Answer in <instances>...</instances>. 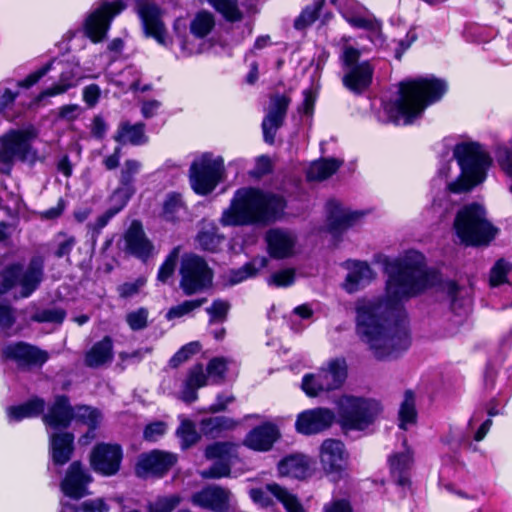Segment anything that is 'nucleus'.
Returning <instances> with one entry per match:
<instances>
[{"mask_svg":"<svg viewBox=\"0 0 512 512\" xmlns=\"http://www.w3.org/2000/svg\"><path fill=\"white\" fill-rule=\"evenodd\" d=\"M113 358V344L110 337L106 336L95 343L85 354V364L91 368L100 367Z\"/></svg>","mask_w":512,"mask_h":512,"instance_id":"58836bf2","label":"nucleus"},{"mask_svg":"<svg viewBox=\"0 0 512 512\" xmlns=\"http://www.w3.org/2000/svg\"><path fill=\"white\" fill-rule=\"evenodd\" d=\"M336 421L333 410L324 407L308 409L301 412L296 419V430L304 435H313L329 429Z\"/></svg>","mask_w":512,"mask_h":512,"instance_id":"aec40b11","label":"nucleus"},{"mask_svg":"<svg viewBox=\"0 0 512 512\" xmlns=\"http://www.w3.org/2000/svg\"><path fill=\"white\" fill-rule=\"evenodd\" d=\"M342 162L334 159L327 158L313 162L307 170V179L310 181H322L333 175Z\"/></svg>","mask_w":512,"mask_h":512,"instance_id":"79ce46f5","label":"nucleus"},{"mask_svg":"<svg viewBox=\"0 0 512 512\" xmlns=\"http://www.w3.org/2000/svg\"><path fill=\"white\" fill-rule=\"evenodd\" d=\"M279 437L280 431L277 425L265 422L249 431L243 444L251 450L266 452L273 447Z\"/></svg>","mask_w":512,"mask_h":512,"instance_id":"bb28decb","label":"nucleus"},{"mask_svg":"<svg viewBox=\"0 0 512 512\" xmlns=\"http://www.w3.org/2000/svg\"><path fill=\"white\" fill-rule=\"evenodd\" d=\"M144 129L145 125L143 123L131 124L128 121H123L119 124L113 138L121 145L139 146L147 142Z\"/></svg>","mask_w":512,"mask_h":512,"instance_id":"e433bc0d","label":"nucleus"},{"mask_svg":"<svg viewBox=\"0 0 512 512\" xmlns=\"http://www.w3.org/2000/svg\"><path fill=\"white\" fill-rule=\"evenodd\" d=\"M77 244V239L74 235L59 232L52 241V252L56 258L68 257Z\"/></svg>","mask_w":512,"mask_h":512,"instance_id":"8fccbe9b","label":"nucleus"},{"mask_svg":"<svg viewBox=\"0 0 512 512\" xmlns=\"http://www.w3.org/2000/svg\"><path fill=\"white\" fill-rule=\"evenodd\" d=\"M374 69L368 61L353 65L345 70L342 83L354 94H362L372 83Z\"/></svg>","mask_w":512,"mask_h":512,"instance_id":"c85d7f7f","label":"nucleus"},{"mask_svg":"<svg viewBox=\"0 0 512 512\" xmlns=\"http://www.w3.org/2000/svg\"><path fill=\"white\" fill-rule=\"evenodd\" d=\"M127 4L124 0L100 1L87 15L83 28L85 35L93 42L103 41L110 29L113 19L119 15Z\"/></svg>","mask_w":512,"mask_h":512,"instance_id":"f8f14e48","label":"nucleus"},{"mask_svg":"<svg viewBox=\"0 0 512 512\" xmlns=\"http://www.w3.org/2000/svg\"><path fill=\"white\" fill-rule=\"evenodd\" d=\"M447 293L450 299L451 309L456 314L466 312L470 305V299L466 296V291L455 283L450 282L447 284Z\"/></svg>","mask_w":512,"mask_h":512,"instance_id":"3c124183","label":"nucleus"},{"mask_svg":"<svg viewBox=\"0 0 512 512\" xmlns=\"http://www.w3.org/2000/svg\"><path fill=\"white\" fill-rule=\"evenodd\" d=\"M43 267L42 259L35 257L26 267L15 264L4 270L0 283V332L2 334L10 336V330L16 322L14 309L2 300V296L13 288H20L19 296L29 297L43 279Z\"/></svg>","mask_w":512,"mask_h":512,"instance_id":"20e7f679","label":"nucleus"},{"mask_svg":"<svg viewBox=\"0 0 512 512\" xmlns=\"http://www.w3.org/2000/svg\"><path fill=\"white\" fill-rule=\"evenodd\" d=\"M238 425L234 419L226 416L205 418L200 423L201 432L210 438L219 437L223 432L233 430Z\"/></svg>","mask_w":512,"mask_h":512,"instance_id":"a19ab883","label":"nucleus"},{"mask_svg":"<svg viewBox=\"0 0 512 512\" xmlns=\"http://www.w3.org/2000/svg\"><path fill=\"white\" fill-rule=\"evenodd\" d=\"M112 205L103 214L98 216L94 222L88 224L91 231L93 241L100 235L102 229L109 223V221L117 215L127 203L118 199V201H111Z\"/></svg>","mask_w":512,"mask_h":512,"instance_id":"49530a36","label":"nucleus"},{"mask_svg":"<svg viewBox=\"0 0 512 512\" xmlns=\"http://www.w3.org/2000/svg\"><path fill=\"white\" fill-rule=\"evenodd\" d=\"M66 316V313L61 308H47L37 311L32 320L39 323H55L61 324Z\"/></svg>","mask_w":512,"mask_h":512,"instance_id":"bf43d9fd","label":"nucleus"},{"mask_svg":"<svg viewBox=\"0 0 512 512\" xmlns=\"http://www.w3.org/2000/svg\"><path fill=\"white\" fill-rule=\"evenodd\" d=\"M46 403L40 397H33L27 402L7 408V416L9 422H19L25 418H34L39 415H44Z\"/></svg>","mask_w":512,"mask_h":512,"instance_id":"4c0bfd02","label":"nucleus"},{"mask_svg":"<svg viewBox=\"0 0 512 512\" xmlns=\"http://www.w3.org/2000/svg\"><path fill=\"white\" fill-rule=\"evenodd\" d=\"M186 213V206L181 194L171 192L167 194L162 206V218L168 222L179 221Z\"/></svg>","mask_w":512,"mask_h":512,"instance_id":"37998d69","label":"nucleus"},{"mask_svg":"<svg viewBox=\"0 0 512 512\" xmlns=\"http://www.w3.org/2000/svg\"><path fill=\"white\" fill-rule=\"evenodd\" d=\"M511 265L504 259H499L491 268L490 284L498 286L506 282Z\"/></svg>","mask_w":512,"mask_h":512,"instance_id":"680f3d73","label":"nucleus"},{"mask_svg":"<svg viewBox=\"0 0 512 512\" xmlns=\"http://www.w3.org/2000/svg\"><path fill=\"white\" fill-rule=\"evenodd\" d=\"M232 494L219 485H208L191 496L194 506L214 512H228Z\"/></svg>","mask_w":512,"mask_h":512,"instance_id":"5701e85b","label":"nucleus"},{"mask_svg":"<svg viewBox=\"0 0 512 512\" xmlns=\"http://www.w3.org/2000/svg\"><path fill=\"white\" fill-rule=\"evenodd\" d=\"M215 24L213 15L206 11L199 12L195 15L190 24V31L198 38L207 36L213 29Z\"/></svg>","mask_w":512,"mask_h":512,"instance_id":"603ef678","label":"nucleus"},{"mask_svg":"<svg viewBox=\"0 0 512 512\" xmlns=\"http://www.w3.org/2000/svg\"><path fill=\"white\" fill-rule=\"evenodd\" d=\"M39 136V129L33 124L12 128L0 137V163L9 172L15 162L34 165L40 160L38 150L33 143Z\"/></svg>","mask_w":512,"mask_h":512,"instance_id":"6e6552de","label":"nucleus"},{"mask_svg":"<svg viewBox=\"0 0 512 512\" xmlns=\"http://www.w3.org/2000/svg\"><path fill=\"white\" fill-rule=\"evenodd\" d=\"M224 160L206 153L195 159L189 169V179L193 191L199 195L211 193L224 176Z\"/></svg>","mask_w":512,"mask_h":512,"instance_id":"9d476101","label":"nucleus"},{"mask_svg":"<svg viewBox=\"0 0 512 512\" xmlns=\"http://www.w3.org/2000/svg\"><path fill=\"white\" fill-rule=\"evenodd\" d=\"M324 0H315L311 5H308L301 14L296 18L294 26L298 30L305 29L316 21L319 11L323 7Z\"/></svg>","mask_w":512,"mask_h":512,"instance_id":"864d4df0","label":"nucleus"},{"mask_svg":"<svg viewBox=\"0 0 512 512\" xmlns=\"http://www.w3.org/2000/svg\"><path fill=\"white\" fill-rule=\"evenodd\" d=\"M196 240L203 250L214 252L218 249L223 238L213 231H201L198 233Z\"/></svg>","mask_w":512,"mask_h":512,"instance_id":"e2e57ef3","label":"nucleus"},{"mask_svg":"<svg viewBox=\"0 0 512 512\" xmlns=\"http://www.w3.org/2000/svg\"><path fill=\"white\" fill-rule=\"evenodd\" d=\"M446 91L447 83L432 75L406 80L399 85L398 97L385 105V111L394 124L409 125Z\"/></svg>","mask_w":512,"mask_h":512,"instance_id":"7ed1b4c3","label":"nucleus"},{"mask_svg":"<svg viewBox=\"0 0 512 512\" xmlns=\"http://www.w3.org/2000/svg\"><path fill=\"white\" fill-rule=\"evenodd\" d=\"M136 12L145 35L154 38L160 45L168 47L171 44V39L162 21V10L154 3L138 0Z\"/></svg>","mask_w":512,"mask_h":512,"instance_id":"2eb2a0df","label":"nucleus"},{"mask_svg":"<svg viewBox=\"0 0 512 512\" xmlns=\"http://www.w3.org/2000/svg\"><path fill=\"white\" fill-rule=\"evenodd\" d=\"M334 404L336 422L345 434L366 430L382 411L379 401L355 395H342L334 401Z\"/></svg>","mask_w":512,"mask_h":512,"instance_id":"0eeeda50","label":"nucleus"},{"mask_svg":"<svg viewBox=\"0 0 512 512\" xmlns=\"http://www.w3.org/2000/svg\"><path fill=\"white\" fill-rule=\"evenodd\" d=\"M226 369L227 364L224 358H213L208 363L207 374L214 382H219L223 379Z\"/></svg>","mask_w":512,"mask_h":512,"instance_id":"338daca9","label":"nucleus"},{"mask_svg":"<svg viewBox=\"0 0 512 512\" xmlns=\"http://www.w3.org/2000/svg\"><path fill=\"white\" fill-rule=\"evenodd\" d=\"M205 457L214 463L200 472L204 479H219L231 473L234 459L237 458V445L231 442H215L205 449Z\"/></svg>","mask_w":512,"mask_h":512,"instance_id":"4468645a","label":"nucleus"},{"mask_svg":"<svg viewBox=\"0 0 512 512\" xmlns=\"http://www.w3.org/2000/svg\"><path fill=\"white\" fill-rule=\"evenodd\" d=\"M413 462L412 451L405 448L403 452L395 453L389 458L392 477L400 486L409 484V470Z\"/></svg>","mask_w":512,"mask_h":512,"instance_id":"f704fd0d","label":"nucleus"},{"mask_svg":"<svg viewBox=\"0 0 512 512\" xmlns=\"http://www.w3.org/2000/svg\"><path fill=\"white\" fill-rule=\"evenodd\" d=\"M453 157L461 173L455 181L446 183V188L454 193L470 191L483 183L493 163L488 150L475 141L457 143L453 149Z\"/></svg>","mask_w":512,"mask_h":512,"instance_id":"39448f33","label":"nucleus"},{"mask_svg":"<svg viewBox=\"0 0 512 512\" xmlns=\"http://www.w3.org/2000/svg\"><path fill=\"white\" fill-rule=\"evenodd\" d=\"M124 250L142 260H146L152 253L153 245L137 220L132 221L124 234Z\"/></svg>","mask_w":512,"mask_h":512,"instance_id":"a878e982","label":"nucleus"},{"mask_svg":"<svg viewBox=\"0 0 512 512\" xmlns=\"http://www.w3.org/2000/svg\"><path fill=\"white\" fill-rule=\"evenodd\" d=\"M180 254V247H174L168 254L163 264L160 266L157 274V279L165 283L174 273L178 258Z\"/></svg>","mask_w":512,"mask_h":512,"instance_id":"6e6d98bb","label":"nucleus"},{"mask_svg":"<svg viewBox=\"0 0 512 512\" xmlns=\"http://www.w3.org/2000/svg\"><path fill=\"white\" fill-rule=\"evenodd\" d=\"M122 459L123 451L120 445L99 443L90 454V465L98 474L113 476L120 470Z\"/></svg>","mask_w":512,"mask_h":512,"instance_id":"dca6fc26","label":"nucleus"},{"mask_svg":"<svg viewBox=\"0 0 512 512\" xmlns=\"http://www.w3.org/2000/svg\"><path fill=\"white\" fill-rule=\"evenodd\" d=\"M347 377V365L343 358L332 359L316 373L306 374L302 379V389L309 397L338 389Z\"/></svg>","mask_w":512,"mask_h":512,"instance_id":"9b49d317","label":"nucleus"},{"mask_svg":"<svg viewBox=\"0 0 512 512\" xmlns=\"http://www.w3.org/2000/svg\"><path fill=\"white\" fill-rule=\"evenodd\" d=\"M177 435L181 439L182 446L188 448L199 440V434L195 425L190 420H183L177 429Z\"/></svg>","mask_w":512,"mask_h":512,"instance_id":"4d7b16f0","label":"nucleus"},{"mask_svg":"<svg viewBox=\"0 0 512 512\" xmlns=\"http://www.w3.org/2000/svg\"><path fill=\"white\" fill-rule=\"evenodd\" d=\"M207 383V375L201 364L195 365L189 370L180 392V399L185 403H192L197 400V390Z\"/></svg>","mask_w":512,"mask_h":512,"instance_id":"c9c22d12","label":"nucleus"},{"mask_svg":"<svg viewBox=\"0 0 512 512\" xmlns=\"http://www.w3.org/2000/svg\"><path fill=\"white\" fill-rule=\"evenodd\" d=\"M206 301V298L186 300L176 306L171 307L166 313V319L172 320L175 318L183 317L192 312L193 310L201 307Z\"/></svg>","mask_w":512,"mask_h":512,"instance_id":"5fc2aeb1","label":"nucleus"},{"mask_svg":"<svg viewBox=\"0 0 512 512\" xmlns=\"http://www.w3.org/2000/svg\"><path fill=\"white\" fill-rule=\"evenodd\" d=\"M278 472L282 476L305 478L309 472L308 458L304 455L288 456L279 462Z\"/></svg>","mask_w":512,"mask_h":512,"instance_id":"ea45409f","label":"nucleus"},{"mask_svg":"<svg viewBox=\"0 0 512 512\" xmlns=\"http://www.w3.org/2000/svg\"><path fill=\"white\" fill-rule=\"evenodd\" d=\"M140 76L141 73L136 67L128 66L121 72L120 78L113 80V82L123 90L141 92L150 90V85H140Z\"/></svg>","mask_w":512,"mask_h":512,"instance_id":"c03bdc74","label":"nucleus"},{"mask_svg":"<svg viewBox=\"0 0 512 512\" xmlns=\"http://www.w3.org/2000/svg\"><path fill=\"white\" fill-rule=\"evenodd\" d=\"M50 454L54 464L67 463L74 449V435L69 432H53L49 434Z\"/></svg>","mask_w":512,"mask_h":512,"instance_id":"2f4dec72","label":"nucleus"},{"mask_svg":"<svg viewBox=\"0 0 512 512\" xmlns=\"http://www.w3.org/2000/svg\"><path fill=\"white\" fill-rule=\"evenodd\" d=\"M180 275V287L188 296L208 288L213 278L212 271L204 259L194 254L182 257Z\"/></svg>","mask_w":512,"mask_h":512,"instance_id":"ddd939ff","label":"nucleus"},{"mask_svg":"<svg viewBox=\"0 0 512 512\" xmlns=\"http://www.w3.org/2000/svg\"><path fill=\"white\" fill-rule=\"evenodd\" d=\"M92 481L89 471L80 462H73L61 482V490L66 497L80 499L89 494L88 485Z\"/></svg>","mask_w":512,"mask_h":512,"instance_id":"b1692460","label":"nucleus"},{"mask_svg":"<svg viewBox=\"0 0 512 512\" xmlns=\"http://www.w3.org/2000/svg\"><path fill=\"white\" fill-rule=\"evenodd\" d=\"M270 255L274 258H286L293 254L295 245L294 235L282 229H271L266 234Z\"/></svg>","mask_w":512,"mask_h":512,"instance_id":"c756f323","label":"nucleus"},{"mask_svg":"<svg viewBox=\"0 0 512 512\" xmlns=\"http://www.w3.org/2000/svg\"><path fill=\"white\" fill-rule=\"evenodd\" d=\"M326 210L327 229L333 236H338L357 225L365 215L363 211H353L336 200L328 201Z\"/></svg>","mask_w":512,"mask_h":512,"instance_id":"412c9836","label":"nucleus"},{"mask_svg":"<svg viewBox=\"0 0 512 512\" xmlns=\"http://www.w3.org/2000/svg\"><path fill=\"white\" fill-rule=\"evenodd\" d=\"M286 207L282 196L258 188L243 187L234 192L230 205L220 217L222 226H266L281 217Z\"/></svg>","mask_w":512,"mask_h":512,"instance_id":"f03ea898","label":"nucleus"},{"mask_svg":"<svg viewBox=\"0 0 512 512\" xmlns=\"http://www.w3.org/2000/svg\"><path fill=\"white\" fill-rule=\"evenodd\" d=\"M82 77L83 75L80 73V66L78 64L67 65L60 75L59 82L43 90L37 97V101L40 102L46 97L65 93L68 89L74 87Z\"/></svg>","mask_w":512,"mask_h":512,"instance_id":"473e14b6","label":"nucleus"},{"mask_svg":"<svg viewBox=\"0 0 512 512\" xmlns=\"http://www.w3.org/2000/svg\"><path fill=\"white\" fill-rule=\"evenodd\" d=\"M416 418L415 395L412 391L408 390L405 392L404 399L400 405L399 427L407 430L409 426L415 424Z\"/></svg>","mask_w":512,"mask_h":512,"instance_id":"a18cd8bd","label":"nucleus"},{"mask_svg":"<svg viewBox=\"0 0 512 512\" xmlns=\"http://www.w3.org/2000/svg\"><path fill=\"white\" fill-rule=\"evenodd\" d=\"M181 502L177 494L158 497L149 504V512H172Z\"/></svg>","mask_w":512,"mask_h":512,"instance_id":"13d9d810","label":"nucleus"},{"mask_svg":"<svg viewBox=\"0 0 512 512\" xmlns=\"http://www.w3.org/2000/svg\"><path fill=\"white\" fill-rule=\"evenodd\" d=\"M141 163L134 159L126 160L120 174V186L112 194L110 201L122 200L128 203L135 192L133 186L134 176L140 171Z\"/></svg>","mask_w":512,"mask_h":512,"instance_id":"7c9ffc66","label":"nucleus"},{"mask_svg":"<svg viewBox=\"0 0 512 512\" xmlns=\"http://www.w3.org/2000/svg\"><path fill=\"white\" fill-rule=\"evenodd\" d=\"M295 271L293 269H284L273 273L268 278V284L276 287H287L294 283Z\"/></svg>","mask_w":512,"mask_h":512,"instance_id":"69168bd1","label":"nucleus"},{"mask_svg":"<svg viewBox=\"0 0 512 512\" xmlns=\"http://www.w3.org/2000/svg\"><path fill=\"white\" fill-rule=\"evenodd\" d=\"M201 346L199 342H190L184 345L175 355L170 359V365L172 367H177L181 363L188 360L192 355L199 352Z\"/></svg>","mask_w":512,"mask_h":512,"instance_id":"0e129e2a","label":"nucleus"},{"mask_svg":"<svg viewBox=\"0 0 512 512\" xmlns=\"http://www.w3.org/2000/svg\"><path fill=\"white\" fill-rule=\"evenodd\" d=\"M385 295L356 302V329L379 359L398 357L410 346L404 301L434 284L436 275L427 271L424 256L410 250L385 263Z\"/></svg>","mask_w":512,"mask_h":512,"instance_id":"f257e3e1","label":"nucleus"},{"mask_svg":"<svg viewBox=\"0 0 512 512\" xmlns=\"http://www.w3.org/2000/svg\"><path fill=\"white\" fill-rule=\"evenodd\" d=\"M497 161L505 174L512 179V149L507 147L499 148ZM510 191L512 192V185L510 186Z\"/></svg>","mask_w":512,"mask_h":512,"instance_id":"774afa93","label":"nucleus"},{"mask_svg":"<svg viewBox=\"0 0 512 512\" xmlns=\"http://www.w3.org/2000/svg\"><path fill=\"white\" fill-rule=\"evenodd\" d=\"M59 512H108L109 507L103 499L87 500L75 506L69 500H61Z\"/></svg>","mask_w":512,"mask_h":512,"instance_id":"09e8293b","label":"nucleus"},{"mask_svg":"<svg viewBox=\"0 0 512 512\" xmlns=\"http://www.w3.org/2000/svg\"><path fill=\"white\" fill-rule=\"evenodd\" d=\"M2 357L14 361L19 368L41 367L48 360V353L26 342H15L2 348Z\"/></svg>","mask_w":512,"mask_h":512,"instance_id":"6ab92c4d","label":"nucleus"},{"mask_svg":"<svg viewBox=\"0 0 512 512\" xmlns=\"http://www.w3.org/2000/svg\"><path fill=\"white\" fill-rule=\"evenodd\" d=\"M454 230L466 246L487 245L497 232L487 219L484 207L477 203L468 204L457 212Z\"/></svg>","mask_w":512,"mask_h":512,"instance_id":"1a4fd4ad","label":"nucleus"},{"mask_svg":"<svg viewBox=\"0 0 512 512\" xmlns=\"http://www.w3.org/2000/svg\"><path fill=\"white\" fill-rule=\"evenodd\" d=\"M149 312L146 308L141 307L133 310L126 315V322L131 330L139 331L147 327Z\"/></svg>","mask_w":512,"mask_h":512,"instance_id":"052dcab7","label":"nucleus"},{"mask_svg":"<svg viewBox=\"0 0 512 512\" xmlns=\"http://www.w3.org/2000/svg\"><path fill=\"white\" fill-rule=\"evenodd\" d=\"M358 2L354 0H347L343 7H340V12L345 20L355 28H362L371 31H377L379 25L375 19L364 17L361 15L363 10Z\"/></svg>","mask_w":512,"mask_h":512,"instance_id":"72a5a7b5","label":"nucleus"},{"mask_svg":"<svg viewBox=\"0 0 512 512\" xmlns=\"http://www.w3.org/2000/svg\"><path fill=\"white\" fill-rule=\"evenodd\" d=\"M345 267L348 273L342 287L350 294L365 288L376 276L368 263L363 261L349 260L345 263Z\"/></svg>","mask_w":512,"mask_h":512,"instance_id":"cd10ccee","label":"nucleus"},{"mask_svg":"<svg viewBox=\"0 0 512 512\" xmlns=\"http://www.w3.org/2000/svg\"><path fill=\"white\" fill-rule=\"evenodd\" d=\"M73 420L89 427L90 430L79 439L80 444L87 445L95 437L94 430L101 421V413L87 405L72 407L67 396L57 395L43 415L44 424L53 430L65 429Z\"/></svg>","mask_w":512,"mask_h":512,"instance_id":"423d86ee","label":"nucleus"},{"mask_svg":"<svg viewBox=\"0 0 512 512\" xmlns=\"http://www.w3.org/2000/svg\"><path fill=\"white\" fill-rule=\"evenodd\" d=\"M266 257H255L250 262L246 263L243 267L232 270L230 274V282L238 284L249 277H253L257 272L267 265Z\"/></svg>","mask_w":512,"mask_h":512,"instance_id":"de8ad7c7","label":"nucleus"},{"mask_svg":"<svg viewBox=\"0 0 512 512\" xmlns=\"http://www.w3.org/2000/svg\"><path fill=\"white\" fill-rule=\"evenodd\" d=\"M249 494L253 502L262 507L273 504L272 495L284 506L287 512H305L298 498L276 483L267 484L264 488L251 489Z\"/></svg>","mask_w":512,"mask_h":512,"instance_id":"a211bd4d","label":"nucleus"},{"mask_svg":"<svg viewBox=\"0 0 512 512\" xmlns=\"http://www.w3.org/2000/svg\"><path fill=\"white\" fill-rule=\"evenodd\" d=\"M176 462L175 455L163 451L154 450L139 457L136 473L139 477L162 476Z\"/></svg>","mask_w":512,"mask_h":512,"instance_id":"393cba45","label":"nucleus"},{"mask_svg":"<svg viewBox=\"0 0 512 512\" xmlns=\"http://www.w3.org/2000/svg\"><path fill=\"white\" fill-rule=\"evenodd\" d=\"M291 98L284 94H273L270 97L266 115L262 121L264 141L273 144L276 133L282 127Z\"/></svg>","mask_w":512,"mask_h":512,"instance_id":"f3484780","label":"nucleus"},{"mask_svg":"<svg viewBox=\"0 0 512 512\" xmlns=\"http://www.w3.org/2000/svg\"><path fill=\"white\" fill-rule=\"evenodd\" d=\"M347 454L340 440L326 439L320 447V462L323 470L338 480L346 468Z\"/></svg>","mask_w":512,"mask_h":512,"instance_id":"4be33fe9","label":"nucleus"}]
</instances>
